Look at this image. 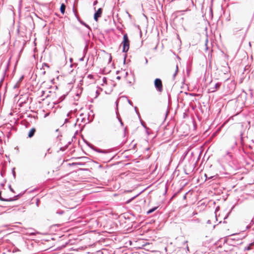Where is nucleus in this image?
Masks as SVG:
<instances>
[{
  "instance_id": "obj_19",
  "label": "nucleus",
  "mask_w": 254,
  "mask_h": 254,
  "mask_svg": "<svg viewBox=\"0 0 254 254\" xmlns=\"http://www.w3.org/2000/svg\"><path fill=\"white\" fill-rule=\"evenodd\" d=\"M116 106H117H117H118V100L116 102Z\"/></svg>"
},
{
  "instance_id": "obj_4",
  "label": "nucleus",
  "mask_w": 254,
  "mask_h": 254,
  "mask_svg": "<svg viewBox=\"0 0 254 254\" xmlns=\"http://www.w3.org/2000/svg\"><path fill=\"white\" fill-rule=\"evenodd\" d=\"M221 85L220 83H217L215 85L214 88H211L209 90H211V92H215L217 89H218Z\"/></svg>"
},
{
  "instance_id": "obj_9",
  "label": "nucleus",
  "mask_w": 254,
  "mask_h": 254,
  "mask_svg": "<svg viewBox=\"0 0 254 254\" xmlns=\"http://www.w3.org/2000/svg\"><path fill=\"white\" fill-rule=\"evenodd\" d=\"M178 65H177L176 67L175 72L174 74H173V78L174 79L175 78V76H176V75L178 73Z\"/></svg>"
},
{
  "instance_id": "obj_18",
  "label": "nucleus",
  "mask_w": 254,
  "mask_h": 254,
  "mask_svg": "<svg viewBox=\"0 0 254 254\" xmlns=\"http://www.w3.org/2000/svg\"><path fill=\"white\" fill-rule=\"evenodd\" d=\"M68 122V119H65L64 123H67Z\"/></svg>"
},
{
  "instance_id": "obj_14",
  "label": "nucleus",
  "mask_w": 254,
  "mask_h": 254,
  "mask_svg": "<svg viewBox=\"0 0 254 254\" xmlns=\"http://www.w3.org/2000/svg\"><path fill=\"white\" fill-rule=\"evenodd\" d=\"M57 213L59 214H63L64 211H60L57 212Z\"/></svg>"
},
{
  "instance_id": "obj_15",
  "label": "nucleus",
  "mask_w": 254,
  "mask_h": 254,
  "mask_svg": "<svg viewBox=\"0 0 254 254\" xmlns=\"http://www.w3.org/2000/svg\"><path fill=\"white\" fill-rule=\"evenodd\" d=\"M82 24H83L85 27H87V28H89V26L88 25H87L86 23H82Z\"/></svg>"
},
{
  "instance_id": "obj_5",
  "label": "nucleus",
  "mask_w": 254,
  "mask_h": 254,
  "mask_svg": "<svg viewBox=\"0 0 254 254\" xmlns=\"http://www.w3.org/2000/svg\"><path fill=\"white\" fill-rule=\"evenodd\" d=\"M36 131V129L35 128H32L30 129V130L29 131V133H28V137L31 138L32 137V136H33L35 132Z\"/></svg>"
},
{
  "instance_id": "obj_3",
  "label": "nucleus",
  "mask_w": 254,
  "mask_h": 254,
  "mask_svg": "<svg viewBox=\"0 0 254 254\" xmlns=\"http://www.w3.org/2000/svg\"><path fill=\"white\" fill-rule=\"evenodd\" d=\"M102 11V8H99L94 13V19L96 21H98V18L101 16Z\"/></svg>"
},
{
  "instance_id": "obj_22",
  "label": "nucleus",
  "mask_w": 254,
  "mask_h": 254,
  "mask_svg": "<svg viewBox=\"0 0 254 254\" xmlns=\"http://www.w3.org/2000/svg\"><path fill=\"white\" fill-rule=\"evenodd\" d=\"M70 114V113H68L67 116L68 117L69 116Z\"/></svg>"
},
{
  "instance_id": "obj_7",
  "label": "nucleus",
  "mask_w": 254,
  "mask_h": 254,
  "mask_svg": "<svg viewBox=\"0 0 254 254\" xmlns=\"http://www.w3.org/2000/svg\"><path fill=\"white\" fill-rule=\"evenodd\" d=\"M158 207H154L150 209H149L147 212V214H150V213H152L153 212H154V211H155L157 209Z\"/></svg>"
},
{
  "instance_id": "obj_6",
  "label": "nucleus",
  "mask_w": 254,
  "mask_h": 254,
  "mask_svg": "<svg viewBox=\"0 0 254 254\" xmlns=\"http://www.w3.org/2000/svg\"><path fill=\"white\" fill-rule=\"evenodd\" d=\"M65 5L64 3H62L61 5L60 11L62 13L64 14L65 12Z\"/></svg>"
},
{
  "instance_id": "obj_20",
  "label": "nucleus",
  "mask_w": 254,
  "mask_h": 254,
  "mask_svg": "<svg viewBox=\"0 0 254 254\" xmlns=\"http://www.w3.org/2000/svg\"><path fill=\"white\" fill-rule=\"evenodd\" d=\"M187 243H188V241H186L184 242V244H187Z\"/></svg>"
},
{
  "instance_id": "obj_24",
  "label": "nucleus",
  "mask_w": 254,
  "mask_h": 254,
  "mask_svg": "<svg viewBox=\"0 0 254 254\" xmlns=\"http://www.w3.org/2000/svg\"><path fill=\"white\" fill-rule=\"evenodd\" d=\"M187 249L188 250H189V247H188V246H187Z\"/></svg>"
},
{
  "instance_id": "obj_12",
  "label": "nucleus",
  "mask_w": 254,
  "mask_h": 254,
  "mask_svg": "<svg viewBox=\"0 0 254 254\" xmlns=\"http://www.w3.org/2000/svg\"><path fill=\"white\" fill-rule=\"evenodd\" d=\"M19 83H18V82H17V83H16L15 84V85L14 86L13 88H18V87H19Z\"/></svg>"
},
{
  "instance_id": "obj_23",
  "label": "nucleus",
  "mask_w": 254,
  "mask_h": 254,
  "mask_svg": "<svg viewBox=\"0 0 254 254\" xmlns=\"http://www.w3.org/2000/svg\"><path fill=\"white\" fill-rule=\"evenodd\" d=\"M117 79H120V76H118L117 77Z\"/></svg>"
},
{
  "instance_id": "obj_16",
  "label": "nucleus",
  "mask_w": 254,
  "mask_h": 254,
  "mask_svg": "<svg viewBox=\"0 0 254 254\" xmlns=\"http://www.w3.org/2000/svg\"><path fill=\"white\" fill-rule=\"evenodd\" d=\"M97 3H98L97 0H95V1H94V2H93V5H95L96 4H97Z\"/></svg>"
},
{
  "instance_id": "obj_11",
  "label": "nucleus",
  "mask_w": 254,
  "mask_h": 254,
  "mask_svg": "<svg viewBox=\"0 0 254 254\" xmlns=\"http://www.w3.org/2000/svg\"><path fill=\"white\" fill-rule=\"evenodd\" d=\"M135 197V196L133 197H132L131 198H130V199H128V200H127V201L126 203H130V202H131V201L132 200H133V199L134 198V197Z\"/></svg>"
},
{
  "instance_id": "obj_21",
  "label": "nucleus",
  "mask_w": 254,
  "mask_h": 254,
  "mask_svg": "<svg viewBox=\"0 0 254 254\" xmlns=\"http://www.w3.org/2000/svg\"><path fill=\"white\" fill-rule=\"evenodd\" d=\"M210 223V220H208L207 221V223Z\"/></svg>"
},
{
  "instance_id": "obj_1",
  "label": "nucleus",
  "mask_w": 254,
  "mask_h": 254,
  "mask_svg": "<svg viewBox=\"0 0 254 254\" xmlns=\"http://www.w3.org/2000/svg\"><path fill=\"white\" fill-rule=\"evenodd\" d=\"M121 45L123 46V52L125 53L127 52L129 47V40L127 33L124 35L123 40Z\"/></svg>"
},
{
  "instance_id": "obj_17",
  "label": "nucleus",
  "mask_w": 254,
  "mask_h": 254,
  "mask_svg": "<svg viewBox=\"0 0 254 254\" xmlns=\"http://www.w3.org/2000/svg\"><path fill=\"white\" fill-rule=\"evenodd\" d=\"M119 120L120 122L121 125L123 126V123L122 122V120L120 118H119Z\"/></svg>"
},
{
  "instance_id": "obj_13",
  "label": "nucleus",
  "mask_w": 254,
  "mask_h": 254,
  "mask_svg": "<svg viewBox=\"0 0 254 254\" xmlns=\"http://www.w3.org/2000/svg\"><path fill=\"white\" fill-rule=\"evenodd\" d=\"M207 43H208V39H207L205 41V46H206V49L208 50V48L207 47Z\"/></svg>"
},
{
  "instance_id": "obj_2",
  "label": "nucleus",
  "mask_w": 254,
  "mask_h": 254,
  "mask_svg": "<svg viewBox=\"0 0 254 254\" xmlns=\"http://www.w3.org/2000/svg\"><path fill=\"white\" fill-rule=\"evenodd\" d=\"M154 86L157 91L162 92L163 91V84L160 78H156L154 80Z\"/></svg>"
},
{
  "instance_id": "obj_8",
  "label": "nucleus",
  "mask_w": 254,
  "mask_h": 254,
  "mask_svg": "<svg viewBox=\"0 0 254 254\" xmlns=\"http://www.w3.org/2000/svg\"><path fill=\"white\" fill-rule=\"evenodd\" d=\"M1 191H0V200H3V201H12L13 200H14V199H12L11 198H9V199H4V198H3L2 197H1Z\"/></svg>"
},
{
  "instance_id": "obj_25",
  "label": "nucleus",
  "mask_w": 254,
  "mask_h": 254,
  "mask_svg": "<svg viewBox=\"0 0 254 254\" xmlns=\"http://www.w3.org/2000/svg\"><path fill=\"white\" fill-rule=\"evenodd\" d=\"M36 204H37V205L38 206V201L37 202Z\"/></svg>"
},
{
  "instance_id": "obj_10",
  "label": "nucleus",
  "mask_w": 254,
  "mask_h": 254,
  "mask_svg": "<svg viewBox=\"0 0 254 254\" xmlns=\"http://www.w3.org/2000/svg\"><path fill=\"white\" fill-rule=\"evenodd\" d=\"M253 243L250 244V245H249V246L246 247H245V250L249 251V250H251V247L252 246H253Z\"/></svg>"
},
{
  "instance_id": "obj_26",
  "label": "nucleus",
  "mask_w": 254,
  "mask_h": 254,
  "mask_svg": "<svg viewBox=\"0 0 254 254\" xmlns=\"http://www.w3.org/2000/svg\"><path fill=\"white\" fill-rule=\"evenodd\" d=\"M128 102H129V104L131 103V102H130V101L129 100L128 101Z\"/></svg>"
}]
</instances>
